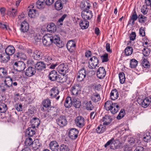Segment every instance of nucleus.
Here are the masks:
<instances>
[{
  "label": "nucleus",
  "instance_id": "1",
  "mask_svg": "<svg viewBox=\"0 0 151 151\" xmlns=\"http://www.w3.org/2000/svg\"><path fill=\"white\" fill-rule=\"evenodd\" d=\"M50 36L52 44L53 43L56 44L58 47L60 48L64 46V43L60 40V37L58 36L51 34Z\"/></svg>",
  "mask_w": 151,
  "mask_h": 151
},
{
  "label": "nucleus",
  "instance_id": "2",
  "mask_svg": "<svg viewBox=\"0 0 151 151\" xmlns=\"http://www.w3.org/2000/svg\"><path fill=\"white\" fill-rule=\"evenodd\" d=\"M137 101L138 103L142 107L146 108L150 105L151 101V98L148 97L144 99H142L141 98L139 97Z\"/></svg>",
  "mask_w": 151,
  "mask_h": 151
},
{
  "label": "nucleus",
  "instance_id": "3",
  "mask_svg": "<svg viewBox=\"0 0 151 151\" xmlns=\"http://www.w3.org/2000/svg\"><path fill=\"white\" fill-rule=\"evenodd\" d=\"M98 58L93 56L90 58L89 61L88 67L90 68L94 69L97 66L99 63Z\"/></svg>",
  "mask_w": 151,
  "mask_h": 151
},
{
  "label": "nucleus",
  "instance_id": "4",
  "mask_svg": "<svg viewBox=\"0 0 151 151\" xmlns=\"http://www.w3.org/2000/svg\"><path fill=\"white\" fill-rule=\"evenodd\" d=\"M14 68H16V70L19 72L23 73V70L26 67L25 64L24 62L18 61L14 63Z\"/></svg>",
  "mask_w": 151,
  "mask_h": 151
},
{
  "label": "nucleus",
  "instance_id": "5",
  "mask_svg": "<svg viewBox=\"0 0 151 151\" xmlns=\"http://www.w3.org/2000/svg\"><path fill=\"white\" fill-rule=\"evenodd\" d=\"M57 124L60 127L66 126L67 124V121L65 116L60 115L56 119Z\"/></svg>",
  "mask_w": 151,
  "mask_h": 151
},
{
  "label": "nucleus",
  "instance_id": "6",
  "mask_svg": "<svg viewBox=\"0 0 151 151\" xmlns=\"http://www.w3.org/2000/svg\"><path fill=\"white\" fill-rule=\"evenodd\" d=\"M76 125L78 127L81 128L85 124V120L84 118L81 116H77L75 119Z\"/></svg>",
  "mask_w": 151,
  "mask_h": 151
},
{
  "label": "nucleus",
  "instance_id": "7",
  "mask_svg": "<svg viewBox=\"0 0 151 151\" xmlns=\"http://www.w3.org/2000/svg\"><path fill=\"white\" fill-rule=\"evenodd\" d=\"M68 66L64 64H62L59 65L58 68L57 70L61 74L65 75L68 72Z\"/></svg>",
  "mask_w": 151,
  "mask_h": 151
},
{
  "label": "nucleus",
  "instance_id": "8",
  "mask_svg": "<svg viewBox=\"0 0 151 151\" xmlns=\"http://www.w3.org/2000/svg\"><path fill=\"white\" fill-rule=\"evenodd\" d=\"M50 36V34H47L45 35L43 37L42 41L44 45L49 46L52 44Z\"/></svg>",
  "mask_w": 151,
  "mask_h": 151
},
{
  "label": "nucleus",
  "instance_id": "9",
  "mask_svg": "<svg viewBox=\"0 0 151 151\" xmlns=\"http://www.w3.org/2000/svg\"><path fill=\"white\" fill-rule=\"evenodd\" d=\"M81 16L84 20H89L92 17V11L89 9L86 11H83L81 12Z\"/></svg>",
  "mask_w": 151,
  "mask_h": 151
},
{
  "label": "nucleus",
  "instance_id": "10",
  "mask_svg": "<svg viewBox=\"0 0 151 151\" xmlns=\"http://www.w3.org/2000/svg\"><path fill=\"white\" fill-rule=\"evenodd\" d=\"M86 75V70L84 68L80 70L77 73V78L79 82L82 81Z\"/></svg>",
  "mask_w": 151,
  "mask_h": 151
},
{
  "label": "nucleus",
  "instance_id": "11",
  "mask_svg": "<svg viewBox=\"0 0 151 151\" xmlns=\"http://www.w3.org/2000/svg\"><path fill=\"white\" fill-rule=\"evenodd\" d=\"M36 72V69L35 68L30 66L26 69L25 71V74L27 76L31 77L35 74Z\"/></svg>",
  "mask_w": 151,
  "mask_h": 151
},
{
  "label": "nucleus",
  "instance_id": "12",
  "mask_svg": "<svg viewBox=\"0 0 151 151\" xmlns=\"http://www.w3.org/2000/svg\"><path fill=\"white\" fill-rule=\"evenodd\" d=\"M106 72L103 67L99 68L96 72L97 77L99 79L103 78L105 76Z\"/></svg>",
  "mask_w": 151,
  "mask_h": 151
},
{
  "label": "nucleus",
  "instance_id": "13",
  "mask_svg": "<svg viewBox=\"0 0 151 151\" xmlns=\"http://www.w3.org/2000/svg\"><path fill=\"white\" fill-rule=\"evenodd\" d=\"M78 133V130L75 128H72L70 130L68 135L70 138L75 139L77 137Z\"/></svg>",
  "mask_w": 151,
  "mask_h": 151
},
{
  "label": "nucleus",
  "instance_id": "14",
  "mask_svg": "<svg viewBox=\"0 0 151 151\" xmlns=\"http://www.w3.org/2000/svg\"><path fill=\"white\" fill-rule=\"evenodd\" d=\"M89 1H83L81 3L80 6L83 10V11L87 10L89 9L91 7V4Z\"/></svg>",
  "mask_w": 151,
  "mask_h": 151
},
{
  "label": "nucleus",
  "instance_id": "15",
  "mask_svg": "<svg viewBox=\"0 0 151 151\" xmlns=\"http://www.w3.org/2000/svg\"><path fill=\"white\" fill-rule=\"evenodd\" d=\"M36 70L41 71L46 68V65L44 62L42 61L37 62L34 64Z\"/></svg>",
  "mask_w": 151,
  "mask_h": 151
},
{
  "label": "nucleus",
  "instance_id": "16",
  "mask_svg": "<svg viewBox=\"0 0 151 151\" xmlns=\"http://www.w3.org/2000/svg\"><path fill=\"white\" fill-rule=\"evenodd\" d=\"M81 91L80 87L79 85L77 84L73 86L70 90L71 95L76 96L77 95L78 92Z\"/></svg>",
  "mask_w": 151,
  "mask_h": 151
},
{
  "label": "nucleus",
  "instance_id": "17",
  "mask_svg": "<svg viewBox=\"0 0 151 151\" xmlns=\"http://www.w3.org/2000/svg\"><path fill=\"white\" fill-rule=\"evenodd\" d=\"M49 147L52 151H58L59 150L58 144L55 141L51 142L49 144Z\"/></svg>",
  "mask_w": 151,
  "mask_h": 151
},
{
  "label": "nucleus",
  "instance_id": "18",
  "mask_svg": "<svg viewBox=\"0 0 151 151\" xmlns=\"http://www.w3.org/2000/svg\"><path fill=\"white\" fill-rule=\"evenodd\" d=\"M115 104L113 103L111 101H108L104 104V109L107 111H111L114 106H115Z\"/></svg>",
  "mask_w": 151,
  "mask_h": 151
},
{
  "label": "nucleus",
  "instance_id": "19",
  "mask_svg": "<svg viewBox=\"0 0 151 151\" xmlns=\"http://www.w3.org/2000/svg\"><path fill=\"white\" fill-rule=\"evenodd\" d=\"M29 25L28 23L25 21L22 22L21 25V30L23 32H27L29 30Z\"/></svg>",
  "mask_w": 151,
  "mask_h": 151
},
{
  "label": "nucleus",
  "instance_id": "20",
  "mask_svg": "<svg viewBox=\"0 0 151 151\" xmlns=\"http://www.w3.org/2000/svg\"><path fill=\"white\" fill-rule=\"evenodd\" d=\"M103 122V125H108L110 124L111 122L112 119L110 116L105 115L103 117L101 120Z\"/></svg>",
  "mask_w": 151,
  "mask_h": 151
},
{
  "label": "nucleus",
  "instance_id": "21",
  "mask_svg": "<svg viewBox=\"0 0 151 151\" xmlns=\"http://www.w3.org/2000/svg\"><path fill=\"white\" fill-rule=\"evenodd\" d=\"M15 51V48L12 45L8 46L5 50L6 53L9 55H12L14 53Z\"/></svg>",
  "mask_w": 151,
  "mask_h": 151
},
{
  "label": "nucleus",
  "instance_id": "22",
  "mask_svg": "<svg viewBox=\"0 0 151 151\" xmlns=\"http://www.w3.org/2000/svg\"><path fill=\"white\" fill-rule=\"evenodd\" d=\"M59 91L56 87H54L51 89L50 91V96L51 98H55L59 94Z\"/></svg>",
  "mask_w": 151,
  "mask_h": 151
},
{
  "label": "nucleus",
  "instance_id": "23",
  "mask_svg": "<svg viewBox=\"0 0 151 151\" xmlns=\"http://www.w3.org/2000/svg\"><path fill=\"white\" fill-rule=\"evenodd\" d=\"M32 56L34 59L38 60L41 59L42 58L41 53L37 50L34 51Z\"/></svg>",
  "mask_w": 151,
  "mask_h": 151
},
{
  "label": "nucleus",
  "instance_id": "24",
  "mask_svg": "<svg viewBox=\"0 0 151 151\" xmlns=\"http://www.w3.org/2000/svg\"><path fill=\"white\" fill-rule=\"evenodd\" d=\"M72 104L76 108H78L81 106V102L79 99L74 97H72Z\"/></svg>",
  "mask_w": 151,
  "mask_h": 151
},
{
  "label": "nucleus",
  "instance_id": "25",
  "mask_svg": "<svg viewBox=\"0 0 151 151\" xmlns=\"http://www.w3.org/2000/svg\"><path fill=\"white\" fill-rule=\"evenodd\" d=\"M35 127H28L26 131V134L29 137L32 136L35 133Z\"/></svg>",
  "mask_w": 151,
  "mask_h": 151
},
{
  "label": "nucleus",
  "instance_id": "26",
  "mask_svg": "<svg viewBox=\"0 0 151 151\" xmlns=\"http://www.w3.org/2000/svg\"><path fill=\"white\" fill-rule=\"evenodd\" d=\"M57 75V72L55 70H52L50 72L49 74V78L52 81H56Z\"/></svg>",
  "mask_w": 151,
  "mask_h": 151
},
{
  "label": "nucleus",
  "instance_id": "27",
  "mask_svg": "<svg viewBox=\"0 0 151 151\" xmlns=\"http://www.w3.org/2000/svg\"><path fill=\"white\" fill-rule=\"evenodd\" d=\"M119 96V93L118 91L116 89L112 90L110 93V97L112 100H115L117 99Z\"/></svg>",
  "mask_w": 151,
  "mask_h": 151
},
{
  "label": "nucleus",
  "instance_id": "28",
  "mask_svg": "<svg viewBox=\"0 0 151 151\" xmlns=\"http://www.w3.org/2000/svg\"><path fill=\"white\" fill-rule=\"evenodd\" d=\"M47 29L48 31L51 33L54 32L56 30V27L55 25L53 23H50L48 24Z\"/></svg>",
  "mask_w": 151,
  "mask_h": 151
},
{
  "label": "nucleus",
  "instance_id": "29",
  "mask_svg": "<svg viewBox=\"0 0 151 151\" xmlns=\"http://www.w3.org/2000/svg\"><path fill=\"white\" fill-rule=\"evenodd\" d=\"M44 60L47 65L50 64L53 60L52 56L49 55L45 56Z\"/></svg>",
  "mask_w": 151,
  "mask_h": 151
},
{
  "label": "nucleus",
  "instance_id": "30",
  "mask_svg": "<svg viewBox=\"0 0 151 151\" xmlns=\"http://www.w3.org/2000/svg\"><path fill=\"white\" fill-rule=\"evenodd\" d=\"M80 25L82 29H86L89 26V22L84 19L81 20L80 22Z\"/></svg>",
  "mask_w": 151,
  "mask_h": 151
},
{
  "label": "nucleus",
  "instance_id": "31",
  "mask_svg": "<svg viewBox=\"0 0 151 151\" xmlns=\"http://www.w3.org/2000/svg\"><path fill=\"white\" fill-rule=\"evenodd\" d=\"M72 98L68 96L65 99L64 103V105L65 107L69 108L72 105Z\"/></svg>",
  "mask_w": 151,
  "mask_h": 151
},
{
  "label": "nucleus",
  "instance_id": "32",
  "mask_svg": "<svg viewBox=\"0 0 151 151\" xmlns=\"http://www.w3.org/2000/svg\"><path fill=\"white\" fill-rule=\"evenodd\" d=\"M7 14L8 16L10 17L14 18L17 14V12L16 10L14 9H9L7 12Z\"/></svg>",
  "mask_w": 151,
  "mask_h": 151
},
{
  "label": "nucleus",
  "instance_id": "33",
  "mask_svg": "<svg viewBox=\"0 0 151 151\" xmlns=\"http://www.w3.org/2000/svg\"><path fill=\"white\" fill-rule=\"evenodd\" d=\"M76 46V44L75 42L73 40L69 41L67 44V47L69 50L71 49L72 50L74 49Z\"/></svg>",
  "mask_w": 151,
  "mask_h": 151
},
{
  "label": "nucleus",
  "instance_id": "34",
  "mask_svg": "<svg viewBox=\"0 0 151 151\" xmlns=\"http://www.w3.org/2000/svg\"><path fill=\"white\" fill-rule=\"evenodd\" d=\"M63 6L61 0H58L55 2V8L56 10H60L63 8Z\"/></svg>",
  "mask_w": 151,
  "mask_h": 151
},
{
  "label": "nucleus",
  "instance_id": "35",
  "mask_svg": "<svg viewBox=\"0 0 151 151\" xmlns=\"http://www.w3.org/2000/svg\"><path fill=\"white\" fill-rule=\"evenodd\" d=\"M4 83L9 87H12V80L10 77H6L4 81Z\"/></svg>",
  "mask_w": 151,
  "mask_h": 151
},
{
  "label": "nucleus",
  "instance_id": "36",
  "mask_svg": "<svg viewBox=\"0 0 151 151\" xmlns=\"http://www.w3.org/2000/svg\"><path fill=\"white\" fill-rule=\"evenodd\" d=\"M106 129V126L104 125H100L96 129V132L99 133L101 134L104 132Z\"/></svg>",
  "mask_w": 151,
  "mask_h": 151
},
{
  "label": "nucleus",
  "instance_id": "37",
  "mask_svg": "<svg viewBox=\"0 0 151 151\" xmlns=\"http://www.w3.org/2000/svg\"><path fill=\"white\" fill-rule=\"evenodd\" d=\"M142 60L141 63L142 66L146 68H149L150 65V64L149 62L147 59L145 58H144Z\"/></svg>",
  "mask_w": 151,
  "mask_h": 151
},
{
  "label": "nucleus",
  "instance_id": "38",
  "mask_svg": "<svg viewBox=\"0 0 151 151\" xmlns=\"http://www.w3.org/2000/svg\"><path fill=\"white\" fill-rule=\"evenodd\" d=\"M45 4V0H38L36 2L37 7L41 9L44 8Z\"/></svg>",
  "mask_w": 151,
  "mask_h": 151
},
{
  "label": "nucleus",
  "instance_id": "39",
  "mask_svg": "<svg viewBox=\"0 0 151 151\" xmlns=\"http://www.w3.org/2000/svg\"><path fill=\"white\" fill-rule=\"evenodd\" d=\"M8 74L6 69L4 68H0V77L2 78L5 77Z\"/></svg>",
  "mask_w": 151,
  "mask_h": 151
},
{
  "label": "nucleus",
  "instance_id": "40",
  "mask_svg": "<svg viewBox=\"0 0 151 151\" xmlns=\"http://www.w3.org/2000/svg\"><path fill=\"white\" fill-rule=\"evenodd\" d=\"M91 100L94 102H97L101 100L100 95L99 94L96 93L92 96L91 97Z\"/></svg>",
  "mask_w": 151,
  "mask_h": 151
},
{
  "label": "nucleus",
  "instance_id": "41",
  "mask_svg": "<svg viewBox=\"0 0 151 151\" xmlns=\"http://www.w3.org/2000/svg\"><path fill=\"white\" fill-rule=\"evenodd\" d=\"M119 76L120 83L121 84L124 83L125 80L124 73L123 72L120 73L119 74Z\"/></svg>",
  "mask_w": 151,
  "mask_h": 151
},
{
  "label": "nucleus",
  "instance_id": "42",
  "mask_svg": "<svg viewBox=\"0 0 151 151\" xmlns=\"http://www.w3.org/2000/svg\"><path fill=\"white\" fill-rule=\"evenodd\" d=\"M125 55L129 56L132 54V47L130 46L127 47L124 50Z\"/></svg>",
  "mask_w": 151,
  "mask_h": 151
},
{
  "label": "nucleus",
  "instance_id": "43",
  "mask_svg": "<svg viewBox=\"0 0 151 151\" xmlns=\"http://www.w3.org/2000/svg\"><path fill=\"white\" fill-rule=\"evenodd\" d=\"M65 75L61 74V75H57L56 80L58 82L63 83L65 81Z\"/></svg>",
  "mask_w": 151,
  "mask_h": 151
},
{
  "label": "nucleus",
  "instance_id": "44",
  "mask_svg": "<svg viewBox=\"0 0 151 151\" xmlns=\"http://www.w3.org/2000/svg\"><path fill=\"white\" fill-rule=\"evenodd\" d=\"M51 103L50 100L49 99H47L43 101L42 104L44 107L47 108L50 106Z\"/></svg>",
  "mask_w": 151,
  "mask_h": 151
},
{
  "label": "nucleus",
  "instance_id": "45",
  "mask_svg": "<svg viewBox=\"0 0 151 151\" xmlns=\"http://www.w3.org/2000/svg\"><path fill=\"white\" fill-rule=\"evenodd\" d=\"M7 109V106L3 103L0 104V112L4 113L5 112Z\"/></svg>",
  "mask_w": 151,
  "mask_h": 151
},
{
  "label": "nucleus",
  "instance_id": "46",
  "mask_svg": "<svg viewBox=\"0 0 151 151\" xmlns=\"http://www.w3.org/2000/svg\"><path fill=\"white\" fill-rule=\"evenodd\" d=\"M86 108L87 110H91L93 109L94 106L92 104V103L90 101L87 102L86 104Z\"/></svg>",
  "mask_w": 151,
  "mask_h": 151
},
{
  "label": "nucleus",
  "instance_id": "47",
  "mask_svg": "<svg viewBox=\"0 0 151 151\" xmlns=\"http://www.w3.org/2000/svg\"><path fill=\"white\" fill-rule=\"evenodd\" d=\"M119 106L116 104H115V106H114L113 108H112V110H111L110 111L113 114H115L119 110Z\"/></svg>",
  "mask_w": 151,
  "mask_h": 151
},
{
  "label": "nucleus",
  "instance_id": "48",
  "mask_svg": "<svg viewBox=\"0 0 151 151\" xmlns=\"http://www.w3.org/2000/svg\"><path fill=\"white\" fill-rule=\"evenodd\" d=\"M36 10L34 9H30L28 13L29 17L31 18H34L35 16Z\"/></svg>",
  "mask_w": 151,
  "mask_h": 151
},
{
  "label": "nucleus",
  "instance_id": "49",
  "mask_svg": "<svg viewBox=\"0 0 151 151\" xmlns=\"http://www.w3.org/2000/svg\"><path fill=\"white\" fill-rule=\"evenodd\" d=\"M125 112L124 109H121L119 114L117 116L116 118L118 120H119L122 118L125 115Z\"/></svg>",
  "mask_w": 151,
  "mask_h": 151
},
{
  "label": "nucleus",
  "instance_id": "50",
  "mask_svg": "<svg viewBox=\"0 0 151 151\" xmlns=\"http://www.w3.org/2000/svg\"><path fill=\"white\" fill-rule=\"evenodd\" d=\"M10 59L9 55L7 54H3L1 60L4 63H6Z\"/></svg>",
  "mask_w": 151,
  "mask_h": 151
},
{
  "label": "nucleus",
  "instance_id": "51",
  "mask_svg": "<svg viewBox=\"0 0 151 151\" xmlns=\"http://www.w3.org/2000/svg\"><path fill=\"white\" fill-rule=\"evenodd\" d=\"M16 109L18 111H22L23 110L22 104L20 103H16L14 105Z\"/></svg>",
  "mask_w": 151,
  "mask_h": 151
},
{
  "label": "nucleus",
  "instance_id": "52",
  "mask_svg": "<svg viewBox=\"0 0 151 151\" xmlns=\"http://www.w3.org/2000/svg\"><path fill=\"white\" fill-rule=\"evenodd\" d=\"M1 90L2 92H4L8 90V89L10 88L9 87L7 86L5 84H4L1 83L0 86Z\"/></svg>",
  "mask_w": 151,
  "mask_h": 151
},
{
  "label": "nucleus",
  "instance_id": "53",
  "mask_svg": "<svg viewBox=\"0 0 151 151\" xmlns=\"http://www.w3.org/2000/svg\"><path fill=\"white\" fill-rule=\"evenodd\" d=\"M60 151H69L70 150L68 146L64 144H62L60 146Z\"/></svg>",
  "mask_w": 151,
  "mask_h": 151
},
{
  "label": "nucleus",
  "instance_id": "54",
  "mask_svg": "<svg viewBox=\"0 0 151 151\" xmlns=\"http://www.w3.org/2000/svg\"><path fill=\"white\" fill-rule=\"evenodd\" d=\"M143 140L146 142H149L151 140V136L149 133H147L145 135L143 138Z\"/></svg>",
  "mask_w": 151,
  "mask_h": 151
},
{
  "label": "nucleus",
  "instance_id": "55",
  "mask_svg": "<svg viewBox=\"0 0 151 151\" xmlns=\"http://www.w3.org/2000/svg\"><path fill=\"white\" fill-rule=\"evenodd\" d=\"M108 55L107 53H105L101 56V58L102 62H107L108 61Z\"/></svg>",
  "mask_w": 151,
  "mask_h": 151
},
{
  "label": "nucleus",
  "instance_id": "56",
  "mask_svg": "<svg viewBox=\"0 0 151 151\" xmlns=\"http://www.w3.org/2000/svg\"><path fill=\"white\" fill-rule=\"evenodd\" d=\"M142 53L145 56H148L150 53V51L147 48L145 47L142 50Z\"/></svg>",
  "mask_w": 151,
  "mask_h": 151
},
{
  "label": "nucleus",
  "instance_id": "57",
  "mask_svg": "<svg viewBox=\"0 0 151 151\" xmlns=\"http://www.w3.org/2000/svg\"><path fill=\"white\" fill-rule=\"evenodd\" d=\"M25 144L27 146H30L33 144V142L32 139L29 137L27 138L25 142Z\"/></svg>",
  "mask_w": 151,
  "mask_h": 151
},
{
  "label": "nucleus",
  "instance_id": "58",
  "mask_svg": "<svg viewBox=\"0 0 151 151\" xmlns=\"http://www.w3.org/2000/svg\"><path fill=\"white\" fill-rule=\"evenodd\" d=\"M139 34L142 37H144L145 36V32L144 28L141 27L140 28Z\"/></svg>",
  "mask_w": 151,
  "mask_h": 151
},
{
  "label": "nucleus",
  "instance_id": "59",
  "mask_svg": "<svg viewBox=\"0 0 151 151\" xmlns=\"http://www.w3.org/2000/svg\"><path fill=\"white\" fill-rule=\"evenodd\" d=\"M0 28L3 29L8 30V27L3 23L0 22Z\"/></svg>",
  "mask_w": 151,
  "mask_h": 151
},
{
  "label": "nucleus",
  "instance_id": "60",
  "mask_svg": "<svg viewBox=\"0 0 151 151\" xmlns=\"http://www.w3.org/2000/svg\"><path fill=\"white\" fill-rule=\"evenodd\" d=\"M114 139L112 138L111 139L109 140L107 142L105 145L104 147H106L110 145V144H112L113 142Z\"/></svg>",
  "mask_w": 151,
  "mask_h": 151
},
{
  "label": "nucleus",
  "instance_id": "61",
  "mask_svg": "<svg viewBox=\"0 0 151 151\" xmlns=\"http://www.w3.org/2000/svg\"><path fill=\"white\" fill-rule=\"evenodd\" d=\"M134 151H144V148L142 147L139 146L137 147Z\"/></svg>",
  "mask_w": 151,
  "mask_h": 151
},
{
  "label": "nucleus",
  "instance_id": "62",
  "mask_svg": "<svg viewBox=\"0 0 151 151\" xmlns=\"http://www.w3.org/2000/svg\"><path fill=\"white\" fill-rule=\"evenodd\" d=\"M39 121L38 119L36 118H33L31 120L32 123H33V124L34 123H35L36 122H37L38 124H37V125L39 124L38 123V122Z\"/></svg>",
  "mask_w": 151,
  "mask_h": 151
},
{
  "label": "nucleus",
  "instance_id": "63",
  "mask_svg": "<svg viewBox=\"0 0 151 151\" xmlns=\"http://www.w3.org/2000/svg\"><path fill=\"white\" fill-rule=\"evenodd\" d=\"M54 2V0H46L45 1L46 4L48 6L51 5Z\"/></svg>",
  "mask_w": 151,
  "mask_h": 151
},
{
  "label": "nucleus",
  "instance_id": "64",
  "mask_svg": "<svg viewBox=\"0 0 151 151\" xmlns=\"http://www.w3.org/2000/svg\"><path fill=\"white\" fill-rule=\"evenodd\" d=\"M138 64V62L135 59H133V68H135Z\"/></svg>",
  "mask_w": 151,
  "mask_h": 151
}]
</instances>
